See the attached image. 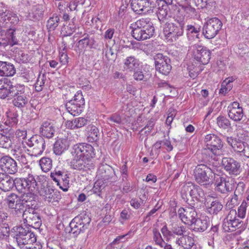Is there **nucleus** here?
Segmentation results:
<instances>
[{
	"label": "nucleus",
	"mask_w": 249,
	"mask_h": 249,
	"mask_svg": "<svg viewBox=\"0 0 249 249\" xmlns=\"http://www.w3.org/2000/svg\"><path fill=\"white\" fill-rule=\"evenodd\" d=\"M131 35L137 40H144L152 37L155 28L151 19L142 18L131 24Z\"/></svg>",
	"instance_id": "1"
},
{
	"label": "nucleus",
	"mask_w": 249,
	"mask_h": 249,
	"mask_svg": "<svg viewBox=\"0 0 249 249\" xmlns=\"http://www.w3.org/2000/svg\"><path fill=\"white\" fill-rule=\"evenodd\" d=\"M214 174L209 167L204 164L197 165L194 170V176L196 182L206 187L213 183Z\"/></svg>",
	"instance_id": "2"
},
{
	"label": "nucleus",
	"mask_w": 249,
	"mask_h": 249,
	"mask_svg": "<svg viewBox=\"0 0 249 249\" xmlns=\"http://www.w3.org/2000/svg\"><path fill=\"white\" fill-rule=\"evenodd\" d=\"M184 27L180 20H179V24L175 22H166L163 28L165 39L170 42L176 41L183 35Z\"/></svg>",
	"instance_id": "3"
},
{
	"label": "nucleus",
	"mask_w": 249,
	"mask_h": 249,
	"mask_svg": "<svg viewBox=\"0 0 249 249\" xmlns=\"http://www.w3.org/2000/svg\"><path fill=\"white\" fill-rule=\"evenodd\" d=\"M226 142L240 160L244 162L249 159V145L246 142L233 137H227Z\"/></svg>",
	"instance_id": "4"
},
{
	"label": "nucleus",
	"mask_w": 249,
	"mask_h": 249,
	"mask_svg": "<svg viewBox=\"0 0 249 249\" xmlns=\"http://www.w3.org/2000/svg\"><path fill=\"white\" fill-rule=\"evenodd\" d=\"M204 142L205 150L212 155L218 156L222 155L223 142L221 139L214 134H209L205 136Z\"/></svg>",
	"instance_id": "5"
},
{
	"label": "nucleus",
	"mask_w": 249,
	"mask_h": 249,
	"mask_svg": "<svg viewBox=\"0 0 249 249\" xmlns=\"http://www.w3.org/2000/svg\"><path fill=\"white\" fill-rule=\"evenodd\" d=\"M18 246L22 249L26 246L29 245L32 242L36 240V237L33 231L28 228L18 227L14 236Z\"/></svg>",
	"instance_id": "6"
},
{
	"label": "nucleus",
	"mask_w": 249,
	"mask_h": 249,
	"mask_svg": "<svg viewBox=\"0 0 249 249\" xmlns=\"http://www.w3.org/2000/svg\"><path fill=\"white\" fill-rule=\"evenodd\" d=\"M90 219L85 214H81L75 217L69 224V232L76 236L81 232H83L88 228Z\"/></svg>",
	"instance_id": "7"
},
{
	"label": "nucleus",
	"mask_w": 249,
	"mask_h": 249,
	"mask_svg": "<svg viewBox=\"0 0 249 249\" xmlns=\"http://www.w3.org/2000/svg\"><path fill=\"white\" fill-rule=\"evenodd\" d=\"M222 25V21L217 18H210L204 24L202 33L206 38H213L219 32Z\"/></svg>",
	"instance_id": "8"
},
{
	"label": "nucleus",
	"mask_w": 249,
	"mask_h": 249,
	"mask_svg": "<svg viewBox=\"0 0 249 249\" xmlns=\"http://www.w3.org/2000/svg\"><path fill=\"white\" fill-rule=\"evenodd\" d=\"M198 202L190 204V207L185 209L180 208L178 211L179 217L186 224L193 225L197 218L196 208L197 207Z\"/></svg>",
	"instance_id": "9"
},
{
	"label": "nucleus",
	"mask_w": 249,
	"mask_h": 249,
	"mask_svg": "<svg viewBox=\"0 0 249 249\" xmlns=\"http://www.w3.org/2000/svg\"><path fill=\"white\" fill-rule=\"evenodd\" d=\"M16 189L18 192H23L25 191L35 192L37 191V184L35 177L29 174L26 178H16Z\"/></svg>",
	"instance_id": "10"
},
{
	"label": "nucleus",
	"mask_w": 249,
	"mask_h": 249,
	"mask_svg": "<svg viewBox=\"0 0 249 249\" xmlns=\"http://www.w3.org/2000/svg\"><path fill=\"white\" fill-rule=\"evenodd\" d=\"M213 180L215 190L221 194H226L231 192L234 188V184L232 180L227 179L222 176L215 174Z\"/></svg>",
	"instance_id": "11"
},
{
	"label": "nucleus",
	"mask_w": 249,
	"mask_h": 249,
	"mask_svg": "<svg viewBox=\"0 0 249 249\" xmlns=\"http://www.w3.org/2000/svg\"><path fill=\"white\" fill-rule=\"evenodd\" d=\"M73 159L70 162L71 167L79 171H87L93 169L95 165L91 159L82 158L76 156H72Z\"/></svg>",
	"instance_id": "12"
},
{
	"label": "nucleus",
	"mask_w": 249,
	"mask_h": 249,
	"mask_svg": "<svg viewBox=\"0 0 249 249\" xmlns=\"http://www.w3.org/2000/svg\"><path fill=\"white\" fill-rule=\"evenodd\" d=\"M71 154L72 156L92 159L94 156V148L89 143H78L72 146Z\"/></svg>",
	"instance_id": "13"
},
{
	"label": "nucleus",
	"mask_w": 249,
	"mask_h": 249,
	"mask_svg": "<svg viewBox=\"0 0 249 249\" xmlns=\"http://www.w3.org/2000/svg\"><path fill=\"white\" fill-rule=\"evenodd\" d=\"M156 70L163 75H168L171 69V60L162 53H158L154 57Z\"/></svg>",
	"instance_id": "14"
},
{
	"label": "nucleus",
	"mask_w": 249,
	"mask_h": 249,
	"mask_svg": "<svg viewBox=\"0 0 249 249\" xmlns=\"http://www.w3.org/2000/svg\"><path fill=\"white\" fill-rule=\"evenodd\" d=\"M26 143L29 147L32 148L33 154L35 156L42 154L46 147L44 139L37 135H34L28 139Z\"/></svg>",
	"instance_id": "15"
},
{
	"label": "nucleus",
	"mask_w": 249,
	"mask_h": 249,
	"mask_svg": "<svg viewBox=\"0 0 249 249\" xmlns=\"http://www.w3.org/2000/svg\"><path fill=\"white\" fill-rule=\"evenodd\" d=\"M194 59L203 65L207 64L211 59V52L206 47L195 44L193 46Z\"/></svg>",
	"instance_id": "16"
},
{
	"label": "nucleus",
	"mask_w": 249,
	"mask_h": 249,
	"mask_svg": "<svg viewBox=\"0 0 249 249\" xmlns=\"http://www.w3.org/2000/svg\"><path fill=\"white\" fill-rule=\"evenodd\" d=\"M16 29L10 28L6 30L0 31V46L5 47L7 45L11 46L18 43L16 36Z\"/></svg>",
	"instance_id": "17"
},
{
	"label": "nucleus",
	"mask_w": 249,
	"mask_h": 249,
	"mask_svg": "<svg viewBox=\"0 0 249 249\" xmlns=\"http://www.w3.org/2000/svg\"><path fill=\"white\" fill-rule=\"evenodd\" d=\"M222 165L224 169L231 175L237 176L242 170L240 163L232 158H223Z\"/></svg>",
	"instance_id": "18"
},
{
	"label": "nucleus",
	"mask_w": 249,
	"mask_h": 249,
	"mask_svg": "<svg viewBox=\"0 0 249 249\" xmlns=\"http://www.w3.org/2000/svg\"><path fill=\"white\" fill-rule=\"evenodd\" d=\"M22 218L24 223H27L35 228H38L41 225L40 218L34 208L26 209Z\"/></svg>",
	"instance_id": "19"
},
{
	"label": "nucleus",
	"mask_w": 249,
	"mask_h": 249,
	"mask_svg": "<svg viewBox=\"0 0 249 249\" xmlns=\"http://www.w3.org/2000/svg\"><path fill=\"white\" fill-rule=\"evenodd\" d=\"M40 195L45 202L53 205H55L61 198L59 192L50 186L45 187L40 191Z\"/></svg>",
	"instance_id": "20"
},
{
	"label": "nucleus",
	"mask_w": 249,
	"mask_h": 249,
	"mask_svg": "<svg viewBox=\"0 0 249 249\" xmlns=\"http://www.w3.org/2000/svg\"><path fill=\"white\" fill-rule=\"evenodd\" d=\"M227 112L228 117L235 122H240L244 115L243 108L237 102H233L229 105Z\"/></svg>",
	"instance_id": "21"
},
{
	"label": "nucleus",
	"mask_w": 249,
	"mask_h": 249,
	"mask_svg": "<svg viewBox=\"0 0 249 249\" xmlns=\"http://www.w3.org/2000/svg\"><path fill=\"white\" fill-rule=\"evenodd\" d=\"M0 167L6 173L15 174L18 168L16 161L9 156H4L0 158Z\"/></svg>",
	"instance_id": "22"
},
{
	"label": "nucleus",
	"mask_w": 249,
	"mask_h": 249,
	"mask_svg": "<svg viewBox=\"0 0 249 249\" xmlns=\"http://www.w3.org/2000/svg\"><path fill=\"white\" fill-rule=\"evenodd\" d=\"M19 21L16 14L10 11L0 10V24L2 26H8V24H17Z\"/></svg>",
	"instance_id": "23"
},
{
	"label": "nucleus",
	"mask_w": 249,
	"mask_h": 249,
	"mask_svg": "<svg viewBox=\"0 0 249 249\" xmlns=\"http://www.w3.org/2000/svg\"><path fill=\"white\" fill-rule=\"evenodd\" d=\"M99 178L103 179L105 183H112L117 181L118 177L113 169L110 166L102 167L99 170L98 175Z\"/></svg>",
	"instance_id": "24"
},
{
	"label": "nucleus",
	"mask_w": 249,
	"mask_h": 249,
	"mask_svg": "<svg viewBox=\"0 0 249 249\" xmlns=\"http://www.w3.org/2000/svg\"><path fill=\"white\" fill-rule=\"evenodd\" d=\"M151 3L149 0H132L131 6L137 14H146L151 10Z\"/></svg>",
	"instance_id": "25"
},
{
	"label": "nucleus",
	"mask_w": 249,
	"mask_h": 249,
	"mask_svg": "<svg viewBox=\"0 0 249 249\" xmlns=\"http://www.w3.org/2000/svg\"><path fill=\"white\" fill-rule=\"evenodd\" d=\"M16 178H13L8 174L0 173V189L4 192L11 190L14 186L16 187Z\"/></svg>",
	"instance_id": "26"
},
{
	"label": "nucleus",
	"mask_w": 249,
	"mask_h": 249,
	"mask_svg": "<svg viewBox=\"0 0 249 249\" xmlns=\"http://www.w3.org/2000/svg\"><path fill=\"white\" fill-rule=\"evenodd\" d=\"M175 243L184 249H200V247L195 243L194 238L190 236L183 235L177 238Z\"/></svg>",
	"instance_id": "27"
},
{
	"label": "nucleus",
	"mask_w": 249,
	"mask_h": 249,
	"mask_svg": "<svg viewBox=\"0 0 249 249\" xmlns=\"http://www.w3.org/2000/svg\"><path fill=\"white\" fill-rule=\"evenodd\" d=\"M55 132L54 127L50 120L42 122L39 128L41 135L47 138H52Z\"/></svg>",
	"instance_id": "28"
},
{
	"label": "nucleus",
	"mask_w": 249,
	"mask_h": 249,
	"mask_svg": "<svg viewBox=\"0 0 249 249\" xmlns=\"http://www.w3.org/2000/svg\"><path fill=\"white\" fill-rule=\"evenodd\" d=\"M37 197L34 192H29L22 194L20 198L21 203L24 206L25 205L28 208H33L36 206Z\"/></svg>",
	"instance_id": "29"
},
{
	"label": "nucleus",
	"mask_w": 249,
	"mask_h": 249,
	"mask_svg": "<svg viewBox=\"0 0 249 249\" xmlns=\"http://www.w3.org/2000/svg\"><path fill=\"white\" fill-rule=\"evenodd\" d=\"M70 146V142L66 139L57 140L53 144V150L56 155H61L67 150Z\"/></svg>",
	"instance_id": "30"
},
{
	"label": "nucleus",
	"mask_w": 249,
	"mask_h": 249,
	"mask_svg": "<svg viewBox=\"0 0 249 249\" xmlns=\"http://www.w3.org/2000/svg\"><path fill=\"white\" fill-rule=\"evenodd\" d=\"M195 231L203 232L207 230L210 224V219L208 216L202 215L196 219L194 224Z\"/></svg>",
	"instance_id": "31"
},
{
	"label": "nucleus",
	"mask_w": 249,
	"mask_h": 249,
	"mask_svg": "<svg viewBox=\"0 0 249 249\" xmlns=\"http://www.w3.org/2000/svg\"><path fill=\"white\" fill-rule=\"evenodd\" d=\"M16 71V69L12 64L0 61V76H12Z\"/></svg>",
	"instance_id": "32"
},
{
	"label": "nucleus",
	"mask_w": 249,
	"mask_h": 249,
	"mask_svg": "<svg viewBox=\"0 0 249 249\" xmlns=\"http://www.w3.org/2000/svg\"><path fill=\"white\" fill-rule=\"evenodd\" d=\"M12 149V155L16 160L23 165L27 164L28 160L27 157L28 156L23 148L17 146L14 149Z\"/></svg>",
	"instance_id": "33"
},
{
	"label": "nucleus",
	"mask_w": 249,
	"mask_h": 249,
	"mask_svg": "<svg viewBox=\"0 0 249 249\" xmlns=\"http://www.w3.org/2000/svg\"><path fill=\"white\" fill-rule=\"evenodd\" d=\"M89 121L84 117L76 118L72 120L66 122V125L67 128L71 129L80 128L87 124Z\"/></svg>",
	"instance_id": "34"
},
{
	"label": "nucleus",
	"mask_w": 249,
	"mask_h": 249,
	"mask_svg": "<svg viewBox=\"0 0 249 249\" xmlns=\"http://www.w3.org/2000/svg\"><path fill=\"white\" fill-rule=\"evenodd\" d=\"M216 124L222 130L229 131L232 129L231 121L225 116L219 115L216 119Z\"/></svg>",
	"instance_id": "35"
},
{
	"label": "nucleus",
	"mask_w": 249,
	"mask_h": 249,
	"mask_svg": "<svg viewBox=\"0 0 249 249\" xmlns=\"http://www.w3.org/2000/svg\"><path fill=\"white\" fill-rule=\"evenodd\" d=\"M11 81L8 79L0 80V98L1 99L9 98Z\"/></svg>",
	"instance_id": "36"
},
{
	"label": "nucleus",
	"mask_w": 249,
	"mask_h": 249,
	"mask_svg": "<svg viewBox=\"0 0 249 249\" xmlns=\"http://www.w3.org/2000/svg\"><path fill=\"white\" fill-rule=\"evenodd\" d=\"M14 137L10 135H0V148L9 150L13 148Z\"/></svg>",
	"instance_id": "37"
},
{
	"label": "nucleus",
	"mask_w": 249,
	"mask_h": 249,
	"mask_svg": "<svg viewBox=\"0 0 249 249\" xmlns=\"http://www.w3.org/2000/svg\"><path fill=\"white\" fill-rule=\"evenodd\" d=\"M82 39L77 42L78 46L82 49L89 47H92L94 44L95 40L93 37H90L87 33H84L80 36Z\"/></svg>",
	"instance_id": "38"
},
{
	"label": "nucleus",
	"mask_w": 249,
	"mask_h": 249,
	"mask_svg": "<svg viewBox=\"0 0 249 249\" xmlns=\"http://www.w3.org/2000/svg\"><path fill=\"white\" fill-rule=\"evenodd\" d=\"M75 101L70 100L66 104V108L67 111L73 116H75L80 114L82 111L83 107L82 106H79Z\"/></svg>",
	"instance_id": "39"
},
{
	"label": "nucleus",
	"mask_w": 249,
	"mask_h": 249,
	"mask_svg": "<svg viewBox=\"0 0 249 249\" xmlns=\"http://www.w3.org/2000/svg\"><path fill=\"white\" fill-rule=\"evenodd\" d=\"M139 66V60L133 56L127 57L124 61V68L129 71H135Z\"/></svg>",
	"instance_id": "40"
},
{
	"label": "nucleus",
	"mask_w": 249,
	"mask_h": 249,
	"mask_svg": "<svg viewBox=\"0 0 249 249\" xmlns=\"http://www.w3.org/2000/svg\"><path fill=\"white\" fill-rule=\"evenodd\" d=\"M169 8L167 5H162L159 8L157 12L158 19L160 24H165L170 16L168 15Z\"/></svg>",
	"instance_id": "41"
},
{
	"label": "nucleus",
	"mask_w": 249,
	"mask_h": 249,
	"mask_svg": "<svg viewBox=\"0 0 249 249\" xmlns=\"http://www.w3.org/2000/svg\"><path fill=\"white\" fill-rule=\"evenodd\" d=\"M243 222L237 218L231 222L229 224L225 225V224H223L222 227L223 230L226 232H232L235 231L236 229L240 228L243 225Z\"/></svg>",
	"instance_id": "42"
},
{
	"label": "nucleus",
	"mask_w": 249,
	"mask_h": 249,
	"mask_svg": "<svg viewBox=\"0 0 249 249\" xmlns=\"http://www.w3.org/2000/svg\"><path fill=\"white\" fill-rule=\"evenodd\" d=\"M223 208V204L218 200L212 201L207 207V212L212 214H217Z\"/></svg>",
	"instance_id": "43"
},
{
	"label": "nucleus",
	"mask_w": 249,
	"mask_h": 249,
	"mask_svg": "<svg viewBox=\"0 0 249 249\" xmlns=\"http://www.w3.org/2000/svg\"><path fill=\"white\" fill-rule=\"evenodd\" d=\"M10 97L15 98L25 92V86L21 84L13 85L11 81Z\"/></svg>",
	"instance_id": "44"
},
{
	"label": "nucleus",
	"mask_w": 249,
	"mask_h": 249,
	"mask_svg": "<svg viewBox=\"0 0 249 249\" xmlns=\"http://www.w3.org/2000/svg\"><path fill=\"white\" fill-rule=\"evenodd\" d=\"M28 102V100L25 92L14 98L13 100L14 105L19 108L24 107Z\"/></svg>",
	"instance_id": "45"
},
{
	"label": "nucleus",
	"mask_w": 249,
	"mask_h": 249,
	"mask_svg": "<svg viewBox=\"0 0 249 249\" xmlns=\"http://www.w3.org/2000/svg\"><path fill=\"white\" fill-rule=\"evenodd\" d=\"M6 203L10 209L14 208L16 205L21 202L20 198L14 193L11 194L5 199Z\"/></svg>",
	"instance_id": "46"
},
{
	"label": "nucleus",
	"mask_w": 249,
	"mask_h": 249,
	"mask_svg": "<svg viewBox=\"0 0 249 249\" xmlns=\"http://www.w3.org/2000/svg\"><path fill=\"white\" fill-rule=\"evenodd\" d=\"M190 196L192 198H196L197 200L200 198H203L205 195L203 191L199 186L193 185V186H192V192Z\"/></svg>",
	"instance_id": "47"
},
{
	"label": "nucleus",
	"mask_w": 249,
	"mask_h": 249,
	"mask_svg": "<svg viewBox=\"0 0 249 249\" xmlns=\"http://www.w3.org/2000/svg\"><path fill=\"white\" fill-rule=\"evenodd\" d=\"M39 165L43 172H47L52 167V160L49 158L43 157L40 160Z\"/></svg>",
	"instance_id": "48"
},
{
	"label": "nucleus",
	"mask_w": 249,
	"mask_h": 249,
	"mask_svg": "<svg viewBox=\"0 0 249 249\" xmlns=\"http://www.w3.org/2000/svg\"><path fill=\"white\" fill-rule=\"evenodd\" d=\"M59 21V17L56 14H54L52 17L49 18L47 21V28L50 31L54 30L58 26Z\"/></svg>",
	"instance_id": "49"
},
{
	"label": "nucleus",
	"mask_w": 249,
	"mask_h": 249,
	"mask_svg": "<svg viewBox=\"0 0 249 249\" xmlns=\"http://www.w3.org/2000/svg\"><path fill=\"white\" fill-rule=\"evenodd\" d=\"M88 136L92 141H96L99 135V130L94 125L89 126L88 127Z\"/></svg>",
	"instance_id": "50"
},
{
	"label": "nucleus",
	"mask_w": 249,
	"mask_h": 249,
	"mask_svg": "<svg viewBox=\"0 0 249 249\" xmlns=\"http://www.w3.org/2000/svg\"><path fill=\"white\" fill-rule=\"evenodd\" d=\"M11 209H13L12 214L15 217H23V214L25 213V206L20 202L18 203L16 207L14 208H12Z\"/></svg>",
	"instance_id": "51"
},
{
	"label": "nucleus",
	"mask_w": 249,
	"mask_h": 249,
	"mask_svg": "<svg viewBox=\"0 0 249 249\" xmlns=\"http://www.w3.org/2000/svg\"><path fill=\"white\" fill-rule=\"evenodd\" d=\"M193 184L191 183L188 182L184 185L181 190V194L183 199L184 200L186 199V202L188 201L187 198L188 195L191 196L192 192V186H193Z\"/></svg>",
	"instance_id": "52"
},
{
	"label": "nucleus",
	"mask_w": 249,
	"mask_h": 249,
	"mask_svg": "<svg viewBox=\"0 0 249 249\" xmlns=\"http://www.w3.org/2000/svg\"><path fill=\"white\" fill-rule=\"evenodd\" d=\"M65 172L64 171L55 169L53 172H51L50 177L57 185H60L61 178L63 177V175Z\"/></svg>",
	"instance_id": "53"
},
{
	"label": "nucleus",
	"mask_w": 249,
	"mask_h": 249,
	"mask_svg": "<svg viewBox=\"0 0 249 249\" xmlns=\"http://www.w3.org/2000/svg\"><path fill=\"white\" fill-rule=\"evenodd\" d=\"M10 228L6 223L0 224V238L6 239L9 236Z\"/></svg>",
	"instance_id": "54"
},
{
	"label": "nucleus",
	"mask_w": 249,
	"mask_h": 249,
	"mask_svg": "<svg viewBox=\"0 0 249 249\" xmlns=\"http://www.w3.org/2000/svg\"><path fill=\"white\" fill-rule=\"evenodd\" d=\"M230 211L225 218H224L223 224L225 225L229 224V222L237 219V212L235 209H230Z\"/></svg>",
	"instance_id": "55"
},
{
	"label": "nucleus",
	"mask_w": 249,
	"mask_h": 249,
	"mask_svg": "<svg viewBox=\"0 0 249 249\" xmlns=\"http://www.w3.org/2000/svg\"><path fill=\"white\" fill-rule=\"evenodd\" d=\"M230 211L225 218H224L223 224L225 225L229 224V222L237 219V212L235 209H230Z\"/></svg>",
	"instance_id": "56"
},
{
	"label": "nucleus",
	"mask_w": 249,
	"mask_h": 249,
	"mask_svg": "<svg viewBox=\"0 0 249 249\" xmlns=\"http://www.w3.org/2000/svg\"><path fill=\"white\" fill-rule=\"evenodd\" d=\"M72 101H75L74 103L78 104L79 106H82L84 107L85 105V100L83 95L82 94V92L80 90L78 91L75 94L73 99L71 100Z\"/></svg>",
	"instance_id": "57"
},
{
	"label": "nucleus",
	"mask_w": 249,
	"mask_h": 249,
	"mask_svg": "<svg viewBox=\"0 0 249 249\" xmlns=\"http://www.w3.org/2000/svg\"><path fill=\"white\" fill-rule=\"evenodd\" d=\"M107 121L110 124H120L122 122V119L118 114H113L107 118Z\"/></svg>",
	"instance_id": "58"
},
{
	"label": "nucleus",
	"mask_w": 249,
	"mask_h": 249,
	"mask_svg": "<svg viewBox=\"0 0 249 249\" xmlns=\"http://www.w3.org/2000/svg\"><path fill=\"white\" fill-rule=\"evenodd\" d=\"M154 240L156 244L160 246V247H162L165 244L164 241L162 239L160 233L157 230H154Z\"/></svg>",
	"instance_id": "59"
},
{
	"label": "nucleus",
	"mask_w": 249,
	"mask_h": 249,
	"mask_svg": "<svg viewBox=\"0 0 249 249\" xmlns=\"http://www.w3.org/2000/svg\"><path fill=\"white\" fill-rule=\"evenodd\" d=\"M18 122L17 115L15 114H11L7 116V119L5 121L6 124L9 127H12L16 125Z\"/></svg>",
	"instance_id": "60"
},
{
	"label": "nucleus",
	"mask_w": 249,
	"mask_h": 249,
	"mask_svg": "<svg viewBox=\"0 0 249 249\" xmlns=\"http://www.w3.org/2000/svg\"><path fill=\"white\" fill-rule=\"evenodd\" d=\"M181 8H179L174 17V22L179 24V20H181L183 25H185V16L181 13Z\"/></svg>",
	"instance_id": "61"
},
{
	"label": "nucleus",
	"mask_w": 249,
	"mask_h": 249,
	"mask_svg": "<svg viewBox=\"0 0 249 249\" xmlns=\"http://www.w3.org/2000/svg\"><path fill=\"white\" fill-rule=\"evenodd\" d=\"M196 6L199 8H208V6H211V3L212 4L213 2H209L208 0H194Z\"/></svg>",
	"instance_id": "62"
},
{
	"label": "nucleus",
	"mask_w": 249,
	"mask_h": 249,
	"mask_svg": "<svg viewBox=\"0 0 249 249\" xmlns=\"http://www.w3.org/2000/svg\"><path fill=\"white\" fill-rule=\"evenodd\" d=\"M105 183H106L103 179H102L101 178H99L94 183L93 191L95 193L100 192L102 188L104 187Z\"/></svg>",
	"instance_id": "63"
},
{
	"label": "nucleus",
	"mask_w": 249,
	"mask_h": 249,
	"mask_svg": "<svg viewBox=\"0 0 249 249\" xmlns=\"http://www.w3.org/2000/svg\"><path fill=\"white\" fill-rule=\"evenodd\" d=\"M179 6L181 8L182 11H184L186 13L189 14L191 16L196 14V9L188 4H181Z\"/></svg>",
	"instance_id": "64"
}]
</instances>
